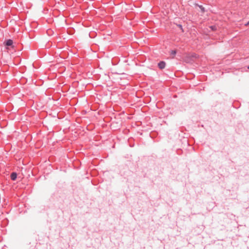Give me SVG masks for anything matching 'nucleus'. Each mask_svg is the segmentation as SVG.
Returning a JSON list of instances; mask_svg holds the SVG:
<instances>
[{
  "label": "nucleus",
  "instance_id": "nucleus-1",
  "mask_svg": "<svg viewBox=\"0 0 249 249\" xmlns=\"http://www.w3.org/2000/svg\"><path fill=\"white\" fill-rule=\"evenodd\" d=\"M166 66V63L164 61H160L158 64V66L159 69L162 70L165 68Z\"/></svg>",
  "mask_w": 249,
  "mask_h": 249
},
{
  "label": "nucleus",
  "instance_id": "nucleus-2",
  "mask_svg": "<svg viewBox=\"0 0 249 249\" xmlns=\"http://www.w3.org/2000/svg\"><path fill=\"white\" fill-rule=\"evenodd\" d=\"M13 41L12 39H9L7 40L5 42L4 44L6 46H11L12 45Z\"/></svg>",
  "mask_w": 249,
  "mask_h": 249
},
{
  "label": "nucleus",
  "instance_id": "nucleus-3",
  "mask_svg": "<svg viewBox=\"0 0 249 249\" xmlns=\"http://www.w3.org/2000/svg\"><path fill=\"white\" fill-rule=\"evenodd\" d=\"M11 180L14 181L17 178V174L16 172H12L10 175Z\"/></svg>",
  "mask_w": 249,
  "mask_h": 249
},
{
  "label": "nucleus",
  "instance_id": "nucleus-4",
  "mask_svg": "<svg viewBox=\"0 0 249 249\" xmlns=\"http://www.w3.org/2000/svg\"><path fill=\"white\" fill-rule=\"evenodd\" d=\"M197 5L200 9L202 13H205V9L202 5H199V4H197Z\"/></svg>",
  "mask_w": 249,
  "mask_h": 249
},
{
  "label": "nucleus",
  "instance_id": "nucleus-5",
  "mask_svg": "<svg viewBox=\"0 0 249 249\" xmlns=\"http://www.w3.org/2000/svg\"><path fill=\"white\" fill-rule=\"evenodd\" d=\"M209 28L211 29L212 31H215L217 29L215 25L210 26Z\"/></svg>",
  "mask_w": 249,
  "mask_h": 249
},
{
  "label": "nucleus",
  "instance_id": "nucleus-6",
  "mask_svg": "<svg viewBox=\"0 0 249 249\" xmlns=\"http://www.w3.org/2000/svg\"><path fill=\"white\" fill-rule=\"evenodd\" d=\"M177 26L180 28V29L181 30L182 32H184V30L182 27V26L181 24H177Z\"/></svg>",
  "mask_w": 249,
  "mask_h": 249
},
{
  "label": "nucleus",
  "instance_id": "nucleus-7",
  "mask_svg": "<svg viewBox=\"0 0 249 249\" xmlns=\"http://www.w3.org/2000/svg\"><path fill=\"white\" fill-rule=\"evenodd\" d=\"M177 53V52L175 50H172L171 52V55H175Z\"/></svg>",
  "mask_w": 249,
  "mask_h": 249
},
{
  "label": "nucleus",
  "instance_id": "nucleus-8",
  "mask_svg": "<svg viewBox=\"0 0 249 249\" xmlns=\"http://www.w3.org/2000/svg\"><path fill=\"white\" fill-rule=\"evenodd\" d=\"M249 25V21L246 23L245 24V25Z\"/></svg>",
  "mask_w": 249,
  "mask_h": 249
},
{
  "label": "nucleus",
  "instance_id": "nucleus-9",
  "mask_svg": "<svg viewBox=\"0 0 249 249\" xmlns=\"http://www.w3.org/2000/svg\"><path fill=\"white\" fill-rule=\"evenodd\" d=\"M247 68L249 69V65L247 67Z\"/></svg>",
  "mask_w": 249,
  "mask_h": 249
}]
</instances>
